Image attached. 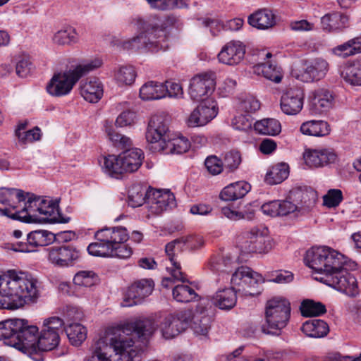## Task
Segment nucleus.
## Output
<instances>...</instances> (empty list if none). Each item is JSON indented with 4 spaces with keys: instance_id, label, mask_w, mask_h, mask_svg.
I'll return each instance as SVG.
<instances>
[{
    "instance_id": "1",
    "label": "nucleus",
    "mask_w": 361,
    "mask_h": 361,
    "mask_svg": "<svg viewBox=\"0 0 361 361\" xmlns=\"http://www.w3.org/2000/svg\"><path fill=\"white\" fill-rule=\"evenodd\" d=\"M154 324L150 319L137 320L124 324L116 329L114 337L94 340L84 361H140L142 349L135 345V335L143 340L152 335Z\"/></svg>"
},
{
    "instance_id": "2",
    "label": "nucleus",
    "mask_w": 361,
    "mask_h": 361,
    "mask_svg": "<svg viewBox=\"0 0 361 361\" xmlns=\"http://www.w3.org/2000/svg\"><path fill=\"white\" fill-rule=\"evenodd\" d=\"M39 296L38 281L31 275L12 269L0 276V309L16 310Z\"/></svg>"
},
{
    "instance_id": "3",
    "label": "nucleus",
    "mask_w": 361,
    "mask_h": 361,
    "mask_svg": "<svg viewBox=\"0 0 361 361\" xmlns=\"http://www.w3.org/2000/svg\"><path fill=\"white\" fill-rule=\"evenodd\" d=\"M102 61L98 58L85 60L73 68L54 74L47 85V92L54 97H61L71 92L74 85L83 76L99 68Z\"/></svg>"
},
{
    "instance_id": "4",
    "label": "nucleus",
    "mask_w": 361,
    "mask_h": 361,
    "mask_svg": "<svg viewBox=\"0 0 361 361\" xmlns=\"http://www.w3.org/2000/svg\"><path fill=\"white\" fill-rule=\"evenodd\" d=\"M306 264L314 271L323 274V276L337 271L345 262V257L328 246L313 247L306 252Z\"/></svg>"
},
{
    "instance_id": "5",
    "label": "nucleus",
    "mask_w": 361,
    "mask_h": 361,
    "mask_svg": "<svg viewBox=\"0 0 361 361\" xmlns=\"http://www.w3.org/2000/svg\"><path fill=\"white\" fill-rule=\"evenodd\" d=\"M290 303L285 298L274 297L267 302L265 307V323L262 325V331L266 334L279 336L290 317Z\"/></svg>"
},
{
    "instance_id": "6",
    "label": "nucleus",
    "mask_w": 361,
    "mask_h": 361,
    "mask_svg": "<svg viewBox=\"0 0 361 361\" xmlns=\"http://www.w3.org/2000/svg\"><path fill=\"white\" fill-rule=\"evenodd\" d=\"M238 245L242 252L245 253H267L272 249L267 228H252L241 236Z\"/></svg>"
},
{
    "instance_id": "7",
    "label": "nucleus",
    "mask_w": 361,
    "mask_h": 361,
    "mask_svg": "<svg viewBox=\"0 0 361 361\" xmlns=\"http://www.w3.org/2000/svg\"><path fill=\"white\" fill-rule=\"evenodd\" d=\"M63 320L59 317L45 319L39 333L37 348L42 350L54 349L59 343V334L63 331Z\"/></svg>"
},
{
    "instance_id": "8",
    "label": "nucleus",
    "mask_w": 361,
    "mask_h": 361,
    "mask_svg": "<svg viewBox=\"0 0 361 361\" xmlns=\"http://www.w3.org/2000/svg\"><path fill=\"white\" fill-rule=\"evenodd\" d=\"M231 281L234 286L239 287L238 291L242 290L246 295L254 296L261 293L259 286L263 282L262 275L247 267L238 268L233 274Z\"/></svg>"
},
{
    "instance_id": "9",
    "label": "nucleus",
    "mask_w": 361,
    "mask_h": 361,
    "mask_svg": "<svg viewBox=\"0 0 361 361\" xmlns=\"http://www.w3.org/2000/svg\"><path fill=\"white\" fill-rule=\"evenodd\" d=\"M319 281L351 297L359 293L356 278L343 267L332 274L321 277Z\"/></svg>"
},
{
    "instance_id": "10",
    "label": "nucleus",
    "mask_w": 361,
    "mask_h": 361,
    "mask_svg": "<svg viewBox=\"0 0 361 361\" xmlns=\"http://www.w3.org/2000/svg\"><path fill=\"white\" fill-rule=\"evenodd\" d=\"M133 23L137 29L143 31L149 41L154 44V47H148V51H158L159 49L165 50L168 48V32L166 27L157 23H152L150 20H144L140 17L135 18Z\"/></svg>"
},
{
    "instance_id": "11",
    "label": "nucleus",
    "mask_w": 361,
    "mask_h": 361,
    "mask_svg": "<svg viewBox=\"0 0 361 361\" xmlns=\"http://www.w3.org/2000/svg\"><path fill=\"white\" fill-rule=\"evenodd\" d=\"M192 318V311L185 309L169 314L160 324L162 336L166 339L178 336L186 329Z\"/></svg>"
},
{
    "instance_id": "12",
    "label": "nucleus",
    "mask_w": 361,
    "mask_h": 361,
    "mask_svg": "<svg viewBox=\"0 0 361 361\" xmlns=\"http://www.w3.org/2000/svg\"><path fill=\"white\" fill-rule=\"evenodd\" d=\"M216 86L215 73L206 72L195 75L190 81L188 94L194 101L204 100L212 94Z\"/></svg>"
},
{
    "instance_id": "13",
    "label": "nucleus",
    "mask_w": 361,
    "mask_h": 361,
    "mask_svg": "<svg viewBox=\"0 0 361 361\" xmlns=\"http://www.w3.org/2000/svg\"><path fill=\"white\" fill-rule=\"evenodd\" d=\"M154 287V283L151 279H142L134 281L128 288L121 305L131 307L141 303L152 294Z\"/></svg>"
},
{
    "instance_id": "14",
    "label": "nucleus",
    "mask_w": 361,
    "mask_h": 361,
    "mask_svg": "<svg viewBox=\"0 0 361 361\" xmlns=\"http://www.w3.org/2000/svg\"><path fill=\"white\" fill-rule=\"evenodd\" d=\"M54 240L55 235L48 231H34L27 235L26 242H17L13 245L12 249L22 252H34L37 247L47 246Z\"/></svg>"
},
{
    "instance_id": "15",
    "label": "nucleus",
    "mask_w": 361,
    "mask_h": 361,
    "mask_svg": "<svg viewBox=\"0 0 361 361\" xmlns=\"http://www.w3.org/2000/svg\"><path fill=\"white\" fill-rule=\"evenodd\" d=\"M148 210L159 215L176 206L175 196L169 190H151L148 200Z\"/></svg>"
},
{
    "instance_id": "16",
    "label": "nucleus",
    "mask_w": 361,
    "mask_h": 361,
    "mask_svg": "<svg viewBox=\"0 0 361 361\" xmlns=\"http://www.w3.org/2000/svg\"><path fill=\"white\" fill-rule=\"evenodd\" d=\"M40 197L31 195L21 209L11 212L9 209H4V213L8 217L14 220L24 223H35L39 221L37 212H38L37 207L40 206Z\"/></svg>"
},
{
    "instance_id": "17",
    "label": "nucleus",
    "mask_w": 361,
    "mask_h": 361,
    "mask_svg": "<svg viewBox=\"0 0 361 361\" xmlns=\"http://www.w3.org/2000/svg\"><path fill=\"white\" fill-rule=\"evenodd\" d=\"M305 93L300 87H293L284 92L281 98V111L287 115H296L303 107Z\"/></svg>"
},
{
    "instance_id": "18",
    "label": "nucleus",
    "mask_w": 361,
    "mask_h": 361,
    "mask_svg": "<svg viewBox=\"0 0 361 361\" xmlns=\"http://www.w3.org/2000/svg\"><path fill=\"white\" fill-rule=\"evenodd\" d=\"M167 131L168 126L164 118L159 115H154L148 123L145 134L147 141L150 143H158L161 150V146L164 145L166 142Z\"/></svg>"
},
{
    "instance_id": "19",
    "label": "nucleus",
    "mask_w": 361,
    "mask_h": 361,
    "mask_svg": "<svg viewBox=\"0 0 361 361\" xmlns=\"http://www.w3.org/2000/svg\"><path fill=\"white\" fill-rule=\"evenodd\" d=\"M21 327L18 331L16 338L19 341L15 345V348L19 350L35 349L37 348V341L39 336V329L35 325H30L28 321L21 319Z\"/></svg>"
},
{
    "instance_id": "20",
    "label": "nucleus",
    "mask_w": 361,
    "mask_h": 361,
    "mask_svg": "<svg viewBox=\"0 0 361 361\" xmlns=\"http://www.w3.org/2000/svg\"><path fill=\"white\" fill-rule=\"evenodd\" d=\"M334 96L326 88H318L310 96V109L312 114H319L329 111L333 106Z\"/></svg>"
},
{
    "instance_id": "21",
    "label": "nucleus",
    "mask_w": 361,
    "mask_h": 361,
    "mask_svg": "<svg viewBox=\"0 0 361 361\" xmlns=\"http://www.w3.org/2000/svg\"><path fill=\"white\" fill-rule=\"evenodd\" d=\"M245 47L239 41H231L226 44L218 54L219 61L224 64L234 66L244 58Z\"/></svg>"
},
{
    "instance_id": "22",
    "label": "nucleus",
    "mask_w": 361,
    "mask_h": 361,
    "mask_svg": "<svg viewBox=\"0 0 361 361\" xmlns=\"http://www.w3.org/2000/svg\"><path fill=\"white\" fill-rule=\"evenodd\" d=\"M49 260L56 265L68 266L79 257V251L71 246L51 247L47 249Z\"/></svg>"
},
{
    "instance_id": "23",
    "label": "nucleus",
    "mask_w": 361,
    "mask_h": 361,
    "mask_svg": "<svg viewBox=\"0 0 361 361\" xmlns=\"http://www.w3.org/2000/svg\"><path fill=\"white\" fill-rule=\"evenodd\" d=\"M217 113L218 109L213 102L209 105L202 103L190 114L187 119V124L189 127L204 126L212 121Z\"/></svg>"
},
{
    "instance_id": "24",
    "label": "nucleus",
    "mask_w": 361,
    "mask_h": 361,
    "mask_svg": "<svg viewBox=\"0 0 361 361\" xmlns=\"http://www.w3.org/2000/svg\"><path fill=\"white\" fill-rule=\"evenodd\" d=\"M25 196L22 190L14 188H0V212L7 216L4 209L14 212L18 209V204L25 202Z\"/></svg>"
},
{
    "instance_id": "25",
    "label": "nucleus",
    "mask_w": 361,
    "mask_h": 361,
    "mask_svg": "<svg viewBox=\"0 0 361 361\" xmlns=\"http://www.w3.org/2000/svg\"><path fill=\"white\" fill-rule=\"evenodd\" d=\"M94 238L97 240L106 242L111 247L120 243H126L129 239V234L123 226L105 227L98 230L94 233Z\"/></svg>"
},
{
    "instance_id": "26",
    "label": "nucleus",
    "mask_w": 361,
    "mask_h": 361,
    "mask_svg": "<svg viewBox=\"0 0 361 361\" xmlns=\"http://www.w3.org/2000/svg\"><path fill=\"white\" fill-rule=\"evenodd\" d=\"M329 70V63L323 59H316L306 64L298 78L305 82L319 80L323 78Z\"/></svg>"
},
{
    "instance_id": "27",
    "label": "nucleus",
    "mask_w": 361,
    "mask_h": 361,
    "mask_svg": "<svg viewBox=\"0 0 361 361\" xmlns=\"http://www.w3.org/2000/svg\"><path fill=\"white\" fill-rule=\"evenodd\" d=\"M21 319H10L0 322V341L15 347L19 340L16 338L18 331L21 327Z\"/></svg>"
},
{
    "instance_id": "28",
    "label": "nucleus",
    "mask_w": 361,
    "mask_h": 361,
    "mask_svg": "<svg viewBox=\"0 0 361 361\" xmlns=\"http://www.w3.org/2000/svg\"><path fill=\"white\" fill-rule=\"evenodd\" d=\"M297 206L288 200H274L263 204L261 210L270 216H286L295 212Z\"/></svg>"
},
{
    "instance_id": "29",
    "label": "nucleus",
    "mask_w": 361,
    "mask_h": 361,
    "mask_svg": "<svg viewBox=\"0 0 361 361\" xmlns=\"http://www.w3.org/2000/svg\"><path fill=\"white\" fill-rule=\"evenodd\" d=\"M249 24L259 30H267L276 24L275 16L271 11L259 9L248 17Z\"/></svg>"
},
{
    "instance_id": "30",
    "label": "nucleus",
    "mask_w": 361,
    "mask_h": 361,
    "mask_svg": "<svg viewBox=\"0 0 361 361\" xmlns=\"http://www.w3.org/2000/svg\"><path fill=\"white\" fill-rule=\"evenodd\" d=\"M121 159L125 173H131L140 167L144 159V154L138 148L128 149L121 153Z\"/></svg>"
},
{
    "instance_id": "31",
    "label": "nucleus",
    "mask_w": 361,
    "mask_h": 361,
    "mask_svg": "<svg viewBox=\"0 0 361 361\" xmlns=\"http://www.w3.org/2000/svg\"><path fill=\"white\" fill-rule=\"evenodd\" d=\"M251 185L245 181H238L225 187L220 193L224 201H233L243 198L250 190Z\"/></svg>"
},
{
    "instance_id": "32",
    "label": "nucleus",
    "mask_w": 361,
    "mask_h": 361,
    "mask_svg": "<svg viewBox=\"0 0 361 361\" xmlns=\"http://www.w3.org/2000/svg\"><path fill=\"white\" fill-rule=\"evenodd\" d=\"M236 292L233 287L219 290L213 296L212 302L221 310H231L237 302Z\"/></svg>"
},
{
    "instance_id": "33",
    "label": "nucleus",
    "mask_w": 361,
    "mask_h": 361,
    "mask_svg": "<svg viewBox=\"0 0 361 361\" xmlns=\"http://www.w3.org/2000/svg\"><path fill=\"white\" fill-rule=\"evenodd\" d=\"M301 331L309 337L323 338L328 334L329 327L324 320L313 319L303 323Z\"/></svg>"
},
{
    "instance_id": "34",
    "label": "nucleus",
    "mask_w": 361,
    "mask_h": 361,
    "mask_svg": "<svg viewBox=\"0 0 361 361\" xmlns=\"http://www.w3.org/2000/svg\"><path fill=\"white\" fill-rule=\"evenodd\" d=\"M103 85L97 80H90L81 85L80 94L82 97L90 103L97 102L103 95Z\"/></svg>"
},
{
    "instance_id": "35",
    "label": "nucleus",
    "mask_w": 361,
    "mask_h": 361,
    "mask_svg": "<svg viewBox=\"0 0 361 361\" xmlns=\"http://www.w3.org/2000/svg\"><path fill=\"white\" fill-rule=\"evenodd\" d=\"M166 91L164 83L149 81L140 87V97L145 101L159 99L166 97Z\"/></svg>"
},
{
    "instance_id": "36",
    "label": "nucleus",
    "mask_w": 361,
    "mask_h": 361,
    "mask_svg": "<svg viewBox=\"0 0 361 361\" xmlns=\"http://www.w3.org/2000/svg\"><path fill=\"white\" fill-rule=\"evenodd\" d=\"M300 130L304 135L315 137L327 135L331 131L329 123L322 120L306 121L301 125Z\"/></svg>"
},
{
    "instance_id": "37",
    "label": "nucleus",
    "mask_w": 361,
    "mask_h": 361,
    "mask_svg": "<svg viewBox=\"0 0 361 361\" xmlns=\"http://www.w3.org/2000/svg\"><path fill=\"white\" fill-rule=\"evenodd\" d=\"M341 77L351 85L361 86V61L348 62L341 71Z\"/></svg>"
},
{
    "instance_id": "38",
    "label": "nucleus",
    "mask_w": 361,
    "mask_h": 361,
    "mask_svg": "<svg viewBox=\"0 0 361 361\" xmlns=\"http://www.w3.org/2000/svg\"><path fill=\"white\" fill-rule=\"evenodd\" d=\"M348 18L339 13H327L321 19L323 30L332 32L342 30L347 26Z\"/></svg>"
},
{
    "instance_id": "39",
    "label": "nucleus",
    "mask_w": 361,
    "mask_h": 361,
    "mask_svg": "<svg viewBox=\"0 0 361 361\" xmlns=\"http://www.w3.org/2000/svg\"><path fill=\"white\" fill-rule=\"evenodd\" d=\"M151 190L141 184H135L131 186L128 190L129 204L133 207H137L145 202L148 203Z\"/></svg>"
},
{
    "instance_id": "40",
    "label": "nucleus",
    "mask_w": 361,
    "mask_h": 361,
    "mask_svg": "<svg viewBox=\"0 0 361 361\" xmlns=\"http://www.w3.org/2000/svg\"><path fill=\"white\" fill-rule=\"evenodd\" d=\"M361 52V37H357L332 49V53L346 58Z\"/></svg>"
},
{
    "instance_id": "41",
    "label": "nucleus",
    "mask_w": 361,
    "mask_h": 361,
    "mask_svg": "<svg viewBox=\"0 0 361 361\" xmlns=\"http://www.w3.org/2000/svg\"><path fill=\"white\" fill-rule=\"evenodd\" d=\"M254 72L276 83L281 82L283 77L281 68L269 61L255 65Z\"/></svg>"
},
{
    "instance_id": "42",
    "label": "nucleus",
    "mask_w": 361,
    "mask_h": 361,
    "mask_svg": "<svg viewBox=\"0 0 361 361\" xmlns=\"http://www.w3.org/2000/svg\"><path fill=\"white\" fill-rule=\"evenodd\" d=\"M288 174V165L286 163H279L273 166L267 173L265 181L269 185H276L286 179Z\"/></svg>"
},
{
    "instance_id": "43",
    "label": "nucleus",
    "mask_w": 361,
    "mask_h": 361,
    "mask_svg": "<svg viewBox=\"0 0 361 361\" xmlns=\"http://www.w3.org/2000/svg\"><path fill=\"white\" fill-rule=\"evenodd\" d=\"M235 262L230 257L216 255L213 256L208 264L209 269L214 273H229L234 268Z\"/></svg>"
},
{
    "instance_id": "44",
    "label": "nucleus",
    "mask_w": 361,
    "mask_h": 361,
    "mask_svg": "<svg viewBox=\"0 0 361 361\" xmlns=\"http://www.w3.org/2000/svg\"><path fill=\"white\" fill-rule=\"evenodd\" d=\"M102 168L105 173L112 177L118 178V176L125 173L121 154L118 156L110 154L104 157Z\"/></svg>"
},
{
    "instance_id": "45",
    "label": "nucleus",
    "mask_w": 361,
    "mask_h": 361,
    "mask_svg": "<svg viewBox=\"0 0 361 361\" xmlns=\"http://www.w3.org/2000/svg\"><path fill=\"white\" fill-rule=\"evenodd\" d=\"M254 128L259 134L272 136L279 135L281 131L280 122L274 118H264L256 121Z\"/></svg>"
},
{
    "instance_id": "46",
    "label": "nucleus",
    "mask_w": 361,
    "mask_h": 361,
    "mask_svg": "<svg viewBox=\"0 0 361 361\" xmlns=\"http://www.w3.org/2000/svg\"><path fill=\"white\" fill-rule=\"evenodd\" d=\"M65 331L71 343L75 346L81 345L87 338L86 328L78 322L70 324Z\"/></svg>"
},
{
    "instance_id": "47",
    "label": "nucleus",
    "mask_w": 361,
    "mask_h": 361,
    "mask_svg": "<svg viewBox=\"0 0 361 361\" xmlns=\"http://www.w3.org/2000/svg\"><path fill=\"white\" fill-rule=\"evenodd\" d=\"M300 310L303 317H319L326 312V306L321 302L313 300H304L300 305Z\"/></svg>"
},
{
    "instance_id": "48",
    "label": "nucleus",
    "mask_w": 361,
    "mask_h": 361,
    "mask_svg": "<svg viewBox=\"0 0 361 361\" xmlns=\"http://www.w3.org/2000/svg\"><path fill=\"white\" fill-rule=\"evenodd\" d=\"M190 147L189 140L183 137H180L173 140H169L164 145L161 146V150L166 153L180 154L188 151Z\"/></svg>"
},
{
    "instance_id": "49",
    "label": "nucleus",
    "mask_w": 361,
    "mask_h": 361,
    "mask_svg": "<svg viewBox=\"0 0 361 361\" xmlns=\"http://www.w3.org/2000/svg\"><path fill=\"white\" fill-rule=\"evenodd\" d=\"M173 298L180 302H190L197 300L198 294L188 285L180 284L176 286L173 289Z\"/></svg>"
},
{
    "instance_id": "50",
    "label": "nucleus",
    "mask_w": 361,
    "mask_h": 361,
    "mask_svg": "<svg viewBox=\"0 0 361 361\" xmlns=\"http://www.w3.org/2000/svg\"><path fill=\"white\" fill-rule=\"evenodd\" d=\"M289 198L292 199L296 203H294L297 207L298 204L301 206H310L314 203L316 199V193L312 190H302L297 188L293 190L290 192Z\"/></svg>"
},
{
    "instance_id": "51",
    "label": "nucleus",
    "mask_w": 361,
    "mask_h": 361,
    "mask_svg": "<svg viewBox=\"0 0 361 361\" xmlns=\"http://www.w3.org/2000/svg\"><path fill=\"white\" fill-rule=\"evenodd\" d=\"M104 130L109 139L116 147L123 149L132 145L131 140L128 137L116 133L107 121L105 123Z\"/></svg>"
},
{
    "instance_id": "52",
    "label": "nucleus",
    "mask_w": 361,
    "mask_h": 361,
    "mask_svg": "<svg viewBox=\"0 0 361 361\" xmlns=\"http://www.w3.org/2000/svg\"><path fill=\"white\" fill-rule=\"evenodd\" d=\"M58 207L59 205L56 202L41 197L40 206L37 207L38 213L46 216L47 219L49 218L50 221H56L63 223L67 222V220H56L54 215L59 213Z\"/></svg>"
},
{
    "instance_id": "53",
    "label": "nucleus",
    "mask_w": 361,
    "mask_h": 361,
    "mask_svg": "<svg viewBox=\"0 0 361 361\" xmlns=\"http://www.w3.org/2000/svg\"><path fill=\"white\" fill-rule=\"evenodd\" d=\"M149 40L142 31L137 37L124 42L123 47L126 49L148 51V47H154L155 46L153 42H150Z\"/></svg>"
},
{
    "instance_id": "54",
    "label": "nucleus",
    "mask_w": 361,
    "mask_h": 361,
    "mask_svg": "<svg viewBox=\"0 0 361 361\" xmlns=\"http://www.w3.org/2000/svg\"><path fill=\"white\" fill-rule=\"evenodd\" d=\"M53 41L60 45L75 43L78 41V35L73 27H69L56 32L54 35Z\"/></svg>"
},
{
    "instance_id": "55",
    "label": "nucleus",
    "mask_w": 361,
    "mask_h": 361,
    "mask_svg": "<svg viewBox=\"0 0 361 361\" xmlns=\"http://www.w3.org/2000/svg\"><path fill=\"white\" fill-rule=\"evenodd\" d=\"M184 249V242L180 237L167 243L165 246V252L171 262H178V255Z\"/></svg>"
},
{
    "instance_id": "56",
    "label": "nucleus",
    "mask_w": 361,
    "mask_h": 361,
    "mask_svg": "<svg viewBox=\"0 0 361 361\" xmlns=\"http://www.w3.org/2000/svg\"><path fill=\"white\" fill-rule=\"evenodd\" d=\"M97 276L92 271H80L74 278L73 283L78 286L91 287L97 282Z\"/></svg>"
},
{
    "instance_id": "57",
    "label": "nucleus",
    "mask_w": 361,
    "mask_h": 361,
    "mask_svg": "<svg viewBox=\"0 0 361 361\" xmlns=\"http://www.w3.org/2000/svg\"><path fill=\"white\" fill-rule=\"evenodd\" d=\"M343 200V192L341 190L330 189L323 196V204L328 208H334L338 207Z\"/></svg>"
},
{
    "instance_id": "58",
    "label": "nucleus",
    "mask_w": 361,
    "mask_h": 361,
    "mask_svg": "<svg viewBox=\"0 0 361 361\" xmlns=\"http://www.w3.org/2000/svg\"><path fill=\"white\" fill-rule=\"evenodd\" d=\"M173 267L167 268V270L171 274L172 278L167 277L162 280V286L167 288L169 286V283L174 282L173 281H180L182 282L187 281L184 274L181 271V267L179 262H171Z\"/></svg>"
},
{
    "instance_id": "59",
    "label": "nucleus",
    "mask_w": 361,
    "mask_h": 361,
    "mask_svg": "<svg viewBox=\"0 0 361 361\" xmlns=\"http://www.w3.org/2000/svg\"><path fill=\"white\" fill-rule=\"evenodd\" d=\"M211 319L209 316H195L192 328L197 335L207 336L210 329Z\"/></svg>"
},
{
    "instance_id": "60",
    "label": "nucleus",
    "mask_w": 361,
    "mask_h": 361,
    "mask_svg": "<svg viewBox=\"0 0 361 361\" xmlns=\"http://www.w3.org/2000/svg\"><path fill=\"white\" fill-rule=\"evenodd\" d=\"M110 250V245L101 240L92 243L87 247L89 254L96 257H109Z\"/></svg>"
},
{
    "instance_id": "61",
    "label": "nucleus",
    "mask_w": 361,
    "mask_h": 361,
    "mask_svg": "<svg viewBox=\"0 0 361 361\" xmlns=\"http://www.w3.org/2000/svg\"><path fill=\"white\" fill-rule=\"evenodd\" d=\"M133 254V249L125 243H120L118 245H111L109 257L118 259H128Z\"/></svg>"
},
{
    "instance_id": "62",
    "label": "nucleus",
    "mask_w": 361,
    "mask_h": 361,
    "mask_svg": "<svg viewBox=\"0 0 361 361\" xmlns=\"http://www.w3.org/2000/svg\"><path fill=\"white\" fill-rule=\"evenodd\" d=\"M136 72L131 66L121 67L116 74L117 80L125 85H131L135 80Z\"/></svg>"
},
{
    "instance_id": "63",
    "label": "nucleus",
    "mask_w": 361,
    "mask_h": 361,
    "mask_svg": "<svg viewBox=\"0 0 361 361\" xmlns=\"http://www.w3.org/2000/svg\"><path fill=\"white\" fill-rule=\"evenodd\" d=\"M241 161V155L239 152L230 151L225 154L223 165L229 171H234L238 168Z\"/></svg>"
},
{
    "instance_id": "64",
    "label": "nucleus",
    "mask_w": 361,
    "mask_h": 361,
    "mask_svg": "<svg viewBox=\"0 0 361 361\" xmlns=\"http://www.w3.org/2000/svg\"><path fill=\"white\" fill-rule=\"evenodd\" d=\"M232 126L236 130L247 131L252 128V118L249 114L235 116L232 120Z\"/></svg>"
}]
</instances>
